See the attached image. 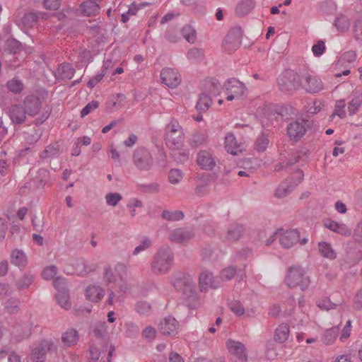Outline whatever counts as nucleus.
<instances>
[{"instance_id":"1","label":"nucleus","mask_w":362,"mask_h":362,"mask_svg":"<svg viewBox=\"0 0 362 362\" xmlns=\"http://www.w3.org/2000/svg\"><path fill=\"white\" fill-rule=\"evenodd\" d=\"M185 134L179 122L171 119L165 127V141L166 146L172 150H179L182 147Z\"/></svg>"},{"instance_id":"2","label":"nucleus","mask_w":362,"mask_h":362,"mask_svg":"<svg viewBox=\"0 0 362 362\" xmlns=\"http://www.w3.org/2000/svg\"><path fill=\"white\" fill-rule=\"evenodd\" d=\"M173 261V254L168 246L158 250L151 263V270L155 274H163L168 272Z\"/></svg>"},{"instance_id":"3","label":"nucleus","mask_w":362,"mask_h":362,"mask_svg":"<svg viewBox=\"0 0 362 362\" xmlns=\"http://www.w3.org/2000/svg\"><path fill=\"white\" fill-rule=\"evenodd\" d=\"M285 282L290 288L299 286L301 290L305 291L308 288L310 284V279L306 275L305 269L298 265L291 266L288 269V274L285 279Z\"/></svg>"},{"instance_id":"4","label":"nucleus","mask_w":362,"mask_h":362,"mask_svg":"<svg viewBox=\"0 0 362 362\" xmlns=\"http://www.w3.org/2000/svg\"><path fill=\"white\" fill-rule=\"evenodd\" d=\"M277 83L280 91L286 95H293L300 86V76L293 70H286L278 78Z\"/></svg>"},{"instance_id":"5","label":"nucleus","mask_w":362,"mask_h":362,"mask_svg":"<svg viewBox=\"0 0 362 362\" xmlns=\"http://www.w3.org/2000/svg\"><path fill=\"white\" fill-rule=\"evenodd\" d=\"M313 120L297 118L288 123L286 128L288 138L293 141H299L305 134L306 132L313 129Z\"/></svg>"},{"instance_id":"6","label":"nucleus","mask_w":362,"mask_h":362,"mask_svg":"<svg viewBox=\"0 0 362 362\" xmlns=\"http://www.w3.org/2000/svg\"><path fill=\"white\" fill-rule=\"evenodd\" d=\"M173 286L182 293L185 298L192 301L197 299L196 284L191 276L182 274L176 277Z\"/></svg>"},{"instance_id":"7","label":"nucleus","mask_w":362,"mask_h":362,"mask_svg":"<svg viewBox=\"0 0 362 362\" xmlns=\"http://www.w3.org/2000/svg\"><path fill=\"white\" fill-rule=\"evenodd\" d=\"M132 162L140 171H149L154 165V159L151 151L143 146L136 148L132 155Z\"/></svg>"},{"instance_id":"8","label":"nucleus","mask_w":362,"mask_h":362,"mask_svg":"<svg viewBox=\"0 0 362 362\" xmlns=\"http://www.w3.org/2000/svg\"><path fill=\"white\" fill-rule=\"evenodd\" d=\"M223 88L227 94L226 100L228 101L240 98L247 92L245 84L235 78L228 79L224 83Z\"/></svg>"},{"instance_id":"9","label":"nucleus","mask_w":362,"mask_h":362,"mask_svg":"<svg viewBox=\"0 0 362 362\" xmlns=\"http://www.w3.org/2000/svg\"><path fill=\"white\" fill-rule=\"evenodd\" d=\"M243 33L240 27L231 28L226 35L223 43V49L228 53L236 50L240 45Z\"/></svg>"},{"instance_id":"10","label":"nucleus","mask_w":362,"mask_h":362,"mask_svg":"<svg viewBox=\"0 0 362 362\" xmlns=\"http://www.w3.org/2000/svg\"><path fill=\"white\" fill-rule=\"evenodd\" d=\"M194 235V231L192 228L180 227L171 230L168 239L172 243L183 244L192 240Z\"/></svg>"},{"instance_id":"11","label":"nucleus","mask_w":362,"mask_h":362,"mask_svg":"<svg viewBox=\"0 0 362 362\" xmlns=\"http://www.w3.org/2000/svg\"><path fill=\"white\" fill-rule=\"evenodd\" d=\"M64 280L62 279L58 278L54 281V286L57 290L56 294L57 303L62 308L69 310L71 308V303L70 302L69 291L64 287Z\"/></svg>"},{"instance_id":"12","label":"nucleus","mask_w":362,"mask_h":362,"mask_svg":"<svg viewBox=\"0 0 362 362\" xmlns=\"http://www.w3.org/2000/svg\"><path fill=\"white\" fill-rule=\"evenodd\" d=\"M302 87L310 93H316L323 89V83L321 79L317 76L309 74L303 76Z\"/></svg>"},{"instance_id":"13","label":"nucleus","mask_w":362,"mask_h":362,"mask_svg":"<svg viewBox=\"0 0 362 362\" xmlns=\"http://www.w3.org/2000/svg\"><path fill=\"white\" fill-rule=\"evenodd\" d=\"M23 107L28 116L34 117L39 113L41 109V100L35 95H28L23 100Z\"/></svg>"},{"instance_id":"14","label":"nucleus","mask_w":362,"mask_h":362,"mask_svg":"<svg viewBox=\"0 0 362 362\" xmlns=\"http://www.w3.org/2000/svg\"><path fill=\"white\" fill-rule=\"evenodd\" d=\"M160 78L162 83L171 88L177 87L181 81L178 72L171 68L163 69L160 73Z\"/></svg>"},{"instance_id":"15","label":"nucleus","mask_w":362,"mask_h":362,"mask_svg":"<svg viewBox=\"0 0 362 362\" xmlns=\"http://www.w3.org/2000/svg\"><path fill=\"white\" fill-rule=\"evenodd\" d=\"M226 347L229 353L239 360L246 361L247 360V352L245 345L240 341L228 339L226 341Z\"/></svg>"},{"instance_id":"16","label":"nucleus","mask_w":362,"mask_h":362,"mask_svg":"<svg viewBox=\"0 0 362 362\" xmlns=\"http://www.w3.org/2000/svg\"><path fill=\"white\" fill-rule=\"evenodd\" d=\"M198 165L205 170H211L216 166V160L211 153L206 150L199 151L197 157Z\"/></svg>"},{"instance_id":"17","label":"nucleus","mask_w":362,"mask_h":362,"mask_svg":"<svg viewBox=\"0 0 362 362\" xmlns=\"http://www.w3.org/2000/svg\"><path fill=\"white\" fill-rule=\"evenodd\" d=\"M199 281L201 291H206L209 288L216 289L220 286L219 281L216 279L213 274L208 271L200 274Z\"/></svg>"},{"instance_id":"18","label":"nucleus","mask_w":362,"mask_h":362,"mask_svg":"<svg viewBox=\"0 0 362 362\" xmlns=\"http://www.w3.org/2000/svg\"><path fill=\"white\" fill-rule=\"evenodd\" d=\"M300 233L297 229L287 230L281 233L279 241L285 248H290L299 240Z\"/></svg>"},{"instance_id":"19","label":"nucleus","mask_w":362,"mask_h":362,"mask_svg":"<svg viewBox=\"0 0 362 362\" xmlns=\"http://www.w3.org/2000/svg\"><path fill=\"white\" fill-rule=\"evenodd\" d=\"M50 343L47 341H42L38 346L33 349L31 360L33 362H44L47 351L50 349Z\"/></svg>"},{"instance_id":"20","label":"nucleus","mask_w":362,"mask_h":362,"mask_svg":"<svg viewBox=\"0 0 362 362\" xmlns=\"http://www.w3.org/2000/svg\"><path fill=\"white\" fill-rule=\"evenodd\" d=\"M177 322L172 317L164 318L159 325V330L163 335H175L177 333Z\"/></svg>"},{"instance_id":"21","label":"nucleus","mask_w":362,"mask_h":362,"mask_svg":"<svg viewBox=\"0 0 362 362\" xmlns=\"http://www.w3.org/2000/svg\"><path fill=\"white\" fill-rule=\"evenodd\" d=\"M26 112L21 105H13L10 107L9 117L15 124H21L25 122Z\"/></svg>"},{"instance_id":"22","label":"nucleus","mask_w":362,"mask_h":362,"mask_svg":"<svg viewBox=\"0 0 362 362\" xmlns=\"http://www.w3.org/2000/svg\"><path fill=\"white\" fill-rule=\"evenodd\" d=\"M323 223L326 228L334 233L344 236H349L351 234V230L343 223H338L331 219L324 220Z\"/></svg>"},{"instance_id":"23","label":"nucleus","mask_w":362,"mask_h":362,"mask_svg":"<svg viewBox=\"0 0 362 362\" xmlns=\"http://www.w3.org/2000/svg\"><path fill=\"white\" fill-rule=\"evenodd\" d=\"M221 86L219 81L214 78L204 80L203 83V93H206L210 96L219 95Z\"/></svg>"},{"instance_id":"24","label":"nucleus","mask_w":362,"mask_h":362,"mask_svg":"<svg viewBox=\"0 0 362 362\" xmlns=\"http://www.w3.org/2000/svg\"><path fill=\"white\" fill-rule=\"evenodd\" d=\"M11 262L23 270L28 264V259L25 254L20 250H14L11 254Z\"/></svg>"},{"instance_id":"25","label":"nucleus","mask_w":362,"mask_h":362,"mask_svg":"<svg viewBox=\"0 0 362 362\" xmlns=\"http://www.w3.org/2000/svg\"><path fill=\"white\" fill-rule=\"evenodd\" d=\"M76 71L69 63H63L57 69V78L62 81L70 80L73 78Z\"/></svg>"},{"instance_id":"26","label":"nucleus","mask_w":362,"mask_h":362,"mask_svg":"<svg viewBox=\"0 0 362 362\" xmlns=\"http://www.w3.org/2000/svg\"><path fill=\"white\" fill-rule=\"evenodd\" d=\"M80 10L83 16H92L99 13L100 7L95 1H85L81 4Z\"/></svg>"},{"instance_id":"27","label":"nucleus","mask_w":362,"mask_h":362,"mask_svg":"<svg viewBox=\"0 0 362 362\" xmlns=\"http://www.w3.org/2000/svg\"><path fill=\"white\" fill-rule=\"evenodd\" d=\"M243 233L244 228L243 226L238 224L230 225L227 230L226 239L228 242L237 241Z\"/></svg>"},{"instance_id":"28","label":"nucleus","mask_w":362,"mask_h":362,"mask_svg":"<svg viewBox=\"0 0 362 362\" xmlns=\"http://www.w3.org/2000/svg\"><path fill=\"white\" fill-rule=\"evenodd\" d=\"M34 279L35 275L30 272H28L16 281L15 286L19 291L27 289L33 284Z\"/></svg>"},{"instance_id":"29","label":"nucleus","mask_w":362,"mask_h":362,"mask_svg":"<svg viewBox=\"0 0 362 362\" xmlns=\"http://www.w3.org/2000/svg\"><path fill=\"white\" fill-rule=\"evenodd\" d=\"M289 333V326L287 324H281L275 330L274 340L279 343H284L288 339Z\"/></svg>"},{"instance_id":"30","label":"nucleus","mask_w":362,"mask_h":362,"mask_svg":"<svg viewBox=\"0 0 362 362\" xmlns=\"http://www.w3.org/2000/svg\"><path fill=\"white\" fill-rule=\"evenodd\" d=\"M255 0H242L236 6L235 13L239 16L248 14L255 7Z\"/></svg>"},{"instance_id":"31","label":"nucleus","mask_w":362,"mask_h":362,"mask_svg":"<svg viewBox=\"0 0 362 362\" xmlns=\"http://www.w3.org/2000/svg\"><path fill=\"white\" fill-rule=\"evenodd\" d=\"M78 334L76 329H71L62 334V341L67 346H74L78 341Z\"/></svg>"},{"instance_id":"32","label":"nucleus","mask_w":362,"mask_h":362,"mask_svg":"<svg viewBox=\"0 0 362 362\" xmlns=\"http://www.w3.org/2000/svg\"><path fill=\"white\" fill-rule=\"evenodd\" d=\"M49 180V173L45 168L37 171V175L34 177L33 182L37 188H42Z\"/></svg>"},{"instance_id":"33","label":"nucleus","mask_w":362,"mask_h":362,"mask_svg":"<svg viewBox=\"0 0 362 362\" xmlns=\"http://www.w3.org/2000/svg\"><path fill=\"white\" fill-rule=\"evenodd\" d=\"M207 142V136L203 132H195L189 140V144L192 148H199Z\"/></svg>"},{"instance_id":"34","label":"nucleus","mask_w":362,"mask_h":362,"mask_svg":"<svg viewBox=\"0 0 362 362\" xmlns=\"http://www.w3.org/2000/svg\"><path fill=\"white\" fill-rule=\"evenodd\" d=\"M212 100L211 96L206 93H202L199 95L196 108L199 112H206L211 106Z\"/></svg>"},{"instance_id":"35","label":"nucleus","mask_w":362,"mask_h":362,"mask_svg":"<svg viewBox=\"0 0 362 362\" xmlns=\"http://www.w3.org/2000/svg\"><path fill=\"white\" fill-rule=\"evenodd\" d=\"M295 188L288 180L284 181L279 185L275 192V196L278 198H283L289 194Z\"/></svg>"},{"instance_id":"36","label":"nucleus","mask_w":362,"mask_h":362,"mask_svg":"<svg viewBox=\"0 0 362 362\" xmlns=\"http://www.w3.org/2000/svg\"><path fill=\"white\" fill-rule=\"evenodd\" d=\"M269 139L268 135L262 132L256 139L255 148L258 152H264L268 147Z\"/></svg>"},{"instance_id":"37","label":"nucleus","mask_w":362,"mask_h":362,"mask_svg":"<svg viewBox=\"0 0 362 362\" xmlns=\"http://www.w3.org/2000/svg\"><path fill=\"white\" fill-rule=\"evenodd\" d=\"M103 291H100L95 286H89L86 290V298L93 302H98L103 297Z\"/></svg>"},{"instance_id":"38","label":"nucleus","mask_w":362,"mask_h":362,"mask_svg":"<svg viewBox=\"0 0 362 362\" xmlns=\"http://www.w3.org/2000/svg\"><path fill=\"white\" fill-rule=\"evenodd\" d=\"M318 246L319 251L323 257L330 259L336 258V253L329 243L327 242H320L319 243Z\"/></svg>"},{"instance_id":"39","label":"nucleus","mask_w":362,"mask_h":362,"mask_svg":"<svg viewBox=\"0 0 362 362\" xmlns=\"http://www.w3.org/2000/svg\"><path fill=\"white\" fill-rule=\"evenodd\" d=\"M161 218L168 221H177L184 218V214L182 211L176 210L174 211H170L168 210H164L161 215Z\"/></svg>"},{"instance_id":"40","label":"nucleus","mask_w":362,"mask_h":362,"mask_svg":"<svg viewBox=\"0 0 362 362\" xmlns=\"http://www.w3.org/2000/svg\"><path fill=\"white\" fill-rule=\"evenodd\" d=\"M334 24L337 30L341 33L347 31L350 27L349 18L343 14H340L336 18Z\"/></svg>"},{"instance_id":"41","label":"nucleus","mask_w":362,"mask_h":362,"mask_svg":"<svg viewBox=\"0 0 362 362\" xmlns=\"http://www.w3.org/2000/svg\"><path fill=\"white\" fill-rule=\"evenodd\" d=\"M339 333V326H334L325 331L322 339L325 344H331L337 338Z\"/></svg>"},{"instance_id":"42","label":"nucleus","mask_w":362,"mask_h":362,"mask_svg":"<svg viewBox=\"0 0 362 362\" xmlns=\"http://www.w3.org/2000/svg\"><path fill=\"white\" fill-rule=\"evenodd\" d=\"M225 143L227 151L233 155H236L238 147L235 136L231 133L228 134L225 138Z\"/></svg>"},{"instance_id":"43","label":"nucleus","mask_w":362,"mask_h":362,"mask_svg":"<svg viewBox=\"0 0 362 362\" xmlns=\"http://www.w3.org/2000/svg\"><path fill=\"white\" fill-rule=\"evenodd\" d=\"M137 189L141 192L146 194H156L160 190V185L157 182H151L148 184H138Z\"/></svg>"},{"instance_id":"44","label":"nucleus","mask_w":362,"mask_h":362,"mask_svg":"<svg viewBox=\"0 0 362 362\" xmlns=\"http://www.w3.org/2000/svg\"><path fill=\"white\" fill-rule=\"evenodd\" d=\"M362 105V95L359 94L357 95H354L352 100L349 103L348 105V111L349 115L352 116L355 115L361 105Z\"/></svg>"},{"instance_id":"45","label":"nucleus","mask_w":362,"mask_h":362,"mask_svg":"<svg viewBox=\"0 0 362 362\" xmlns=\"http://www.w3.org/2000/svg\"><path fill=\"white\" fill-rule=\"evenodd\" d=\"M59 148L58 144L55 143L49 145L40 154V158L45 159L47 158H54L58 156Z\"/></svg>"},{"instance_id":"46","label":"nucleus","mask_w":362,"mask_h":362,"mask_svg":"<svg viewBox=\"0 0 362 362\" xmlns=\"http://www.w3.org/2000/svg\"><path fill=\"white\" fill-rule=\"evenodd\" d=\"M103 280L106 286H112L116 282V276L114 274L112 268L110 266L104 267Z\"/></svg>"},{"instance_id":"47","label":"nucleus","mask_w":362,"mask_h":362,"mask_svg":"<svg viewBox=\"0 0 362 362\" xmlns=\"http://www.w3.org/2000/svg\"><path fill=\"white\" fill-rule=\"evenodd\" d=\"M181 33L187 42L190 43L194 42L196 40V30L192 26L189 25L184 26L181 30Z\"/></svg>"},{"instance_id":"48","label":"nucleus","mask_w":362,"mask_h":362,"mask_svg":"<svg viewBox=\"0 0 362 362\" xmlns=\"http://www.w3.org/2000/svg\"><path fill=\"white\" fill-rule=\"evenodd\" d=\"M22 49L21 43L16 39H8L6 42V50L11 54H16Z\"/></svg>"},{"instance_id":"49","label":"nucleus","mask_w":362,"mask_h":362,"mask_svg":"<svg viewBox=\"0 0 362 362\" xmlns=\"http://www.w3.org/2000/svg\"><path fill=\"white\" fill-rule=\"evenodd\" d=\"M177 151L173 153L174 160L179 163H185L189 159V151L187 149L176 150Z\"/></svg>"},{"instance_id":"50","label":"nucleus","mask_w":362,"mask_h":362,"mask_svg":"<svg viewBox=\"0 0 362 362\" xmlns=\"http://www.w3.org/2000/svg\"><path fill=\"white\" fill-rule=\"evenodd\" d=\"M20 300L18 298H11L6 303L5 306L6 311L9 314H13L18 311Z\"/></svg>"},{"instance_id":"51","label":"nucleus","mask_w":362,"mask_h":362,"mask_svg":"<svg viewBox=\"0 0 362 362\" xmlns=\"http://www.w3.org/2000/svg\"><path fill=\"white\" fill-rule=\"evenodd\" d=\"M303 177V172L301 170L298 169L286 180H288V182L291 183L294 188H296L302 182Z\"/></svg>"},{"instance_id":"52","label":"nucleus","mask_w":362,"mask_h":362,"mask_svg":"<svg viewBox=\"0 0 362 362\" xmlns=\"http://www.w3.org/2000/svg\"><path fill=\"white\" fill-rule=\"evenodd\" d=\"M228 305L230 310L237 316H241L245 313V309L239 300H231L228 302Z\"/></svg>"},{"instance_id":"53","label":"nucleus","mask_w":362,"mask_h":362,"mask_svg":"<svg viewBox=\"0 0 362 362\" xmlns=\"http://www.w3.org/2000/svg\"><path fill=\"white\" fill-rule=\"evenodd\" d=\"M122 199V196L117 192H110L105 195V200L107 205L115 206Z\"/></svg>"},{"instance_id":"54","label":"nucleus","mask_w":362,"mask_h":362,"mask_svg":"<svg viewBox=\"0 0 362 362\" xmlns=\"http://www.w3.org/2000/svg\"><path fill=\"white\" fill-rule=\"evenodd\" d=\"M126 97L124 94L118 93L117 95V100L114 101L110 107L107 108V111L113 112L114 111L120 109L125 104Z\"/></svg>"},{"instance_id":"55","label":"nucleus","mask_w":362,"mask_h":362,"mask_svg":"<svg viewBox=\"0 0 362 362\" xmlns=\"http://www.w3.org/2000/svg\"><path fill=\"white\" fill-rule=\"evenodd\" d=\"M152 245V241L148 237H144L141 240V243L139 245L135 247L133 251V255H137L142 251H144L149 247H151Z\"/></svg>"},{"instance_id":"56","label":"nucleus","mask_w":362,"mask_h":362,"mask_svg":"<svg viewBox=\"0 0 362 362\" xmlns=\"http://www.w3.org/2000/svg\"><path fill=\"white\" fill-rule=\"evenodd\" d=\"M7 87L8 90L14 93H21L23 88V84L22 82L16 78H13L11 81H8Z\"/></svg>"},{"instance_id":"57","label":"nucleus","mask_w":362,"mask_h":362,"mask_svg":"<svg viewBox=\"0 0 362 362\" xmlns=\"http://www.w3.org/2000/svg\"><path fill=\"white\" fill-rule=\"evenodd\" d=\"M182 177V173L178 169H172L169 172L168 179L170 183L177 184Z\"/></svg>"},{"instance_id":"58","label":"nucleus","mask_w":362,"mask_h":362,"mask_svg":"<svg viewBox=\"0 0 362 362\" xmlns=\"http://www.w3.org/2000/svg\"><path fill=\"white\" fill-rule=\"evenodd\" d=\"M57 269L55 266H49L44 269L42 277L45 280H51L57 274Z\"/></svg>"},{"instance_id":"59","label":"nucleus","mask_w":362,"mask_h":362,"mask_svg":"<svg viewBox=\"0 0 362 362\" xmlns=\"http://www.w3.org/2000/svg\"><path fill=\"white\" fill-rule=\"evenodd\" d=\"M99 103L95 100H93L88 103L81 111V117H84L90 113L93 110L98 107Z\"/></svg>"},{"instance_id":"60","label":"nucleus","mask_w":362,"mask_h":362,"mask_svg":"<svg viewBox=\"0 0 362 362\" xmlns=\"http://www.w3.org/2000/svg\"><path fill=\"white\" fill-rule=\"evenodd\" d=\"M81 265L83 266V269L79 271V274L81 275L89 274L90 272L95 271L97 268L96 264L89 263L85 260L81 261Z\"/></svg>"},{"instance_id":"61","label":"nucleus","mask_w":362,"mask_h":362,"mask_svg":"<svg viewBox=\"0 0 362 362\" xmlns=\"http://www.w3.org/2000/svg\"><path fill=\"white\" fill-rule=\"evenodd\" d=\"M135 309L139 313L146 315L148 314L151 310V305L146 301H140L136 303Z\"/></svg>"},{"instance_id":"62","label":"nucleus","mask_w":362,"mask_h":362,"mask_svg":"<svg viewBox=\"0 0 362 362\" xmlns=\"http://www.w3.org/2000/svg\"><path fill=\"white\" fill-rule=\"evenodd\" d=\"M204 56V52L199 48H192L189 50L187 53V57L192 60L200 59Z\"/></svg>"},{"instance_id":"63","label":"nucleus","mask_w":362,"mask_h":362,"mask_svg":"<svg viewBox=\"0 0 362 362\" xmlns=\"http://www.w3.org/2000/svg\"><path fill=\"white\" fill-rule=\"evenodd\" d=\"M235 273L236 269L234 267L230 266L223 269L221 272V275L223 279L230 280L233 278Z\"/></svg>"},{"instance_id":"64","label":"nucleus","mask_w":362,"mask_h":362,"mask_svg":"<svg viewBox=\"0 0 362 362\" xmlns=\"http://www.w3.org/2000/svg\"><path fill=\"white\" fill-rule=\"evenodd\" d=\"M354 240L357 243H362V218L357 223L353 233Z\"/></svg>"}]
</instances>
